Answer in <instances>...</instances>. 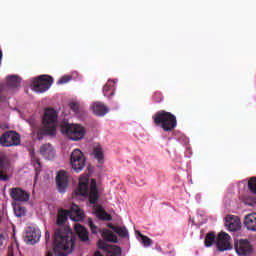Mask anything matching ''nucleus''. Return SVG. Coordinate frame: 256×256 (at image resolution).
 Masks as SVG:
<instances>
[{"mask_svg":"<svg viewBox=\"0 0 256 256\" xmlns=\"http://www.w3.org/2000/svg\"><path fill=\"white\" fill-rule=\"evenodd\" d=\"M54 254L56 256H67L75 249V237L70 228L60 227L54 232Z\"/></svg>","mask_w":256,"mask_h":256,"instance_id":"obj_1","label":"nucleus"},{"mask_svg":"<svg viewBox=\"0 0 256 256\" xmlns=\"http://www.w3.org/2000/svg\"><path fill=\"white\" fill-rule=\"evenodd\" d=\"M43 127L38 129L37 139L41 141L43 137H55L57 133V111L53 108H47L42 118Z\"/></svg>","mask_w":256,"mask_h":256,"instance_id":"obj_2","label":"nucleus"},{"mask_svg":"<svg viewBox=\"0 0 256 256\" xmlns=\"http://www.w3.org/2000/svg\"><path fill=\"white\" fill-rule=\"evenodd\" d=\"M75 195H81V197H88L90 205L97 204V201H99V189H97V180H91L89 190V178L81 177L79 179L78 187L75 190Z\"/></svg>","mask_w":256,"mask_h":256,"instance_id":"obj_3","label":"nucleus"},{"mask_svg":"<svg viewBox=\"0 0 256 256\" xmlns=\"http://www.w3.org/2000/svg\"><path fill=\"white\" fill-rule=\"evenodd\" d=\"M153 121L157 127H161L166 133L175 131L177 127V117L165 110H160L153 115Z\"/></svg>","mask_w":256,"mask_h":256,"instance_id":"obj_4","label":"nucleus"},{"mask_svg":"<svg viewBox=\"0 0 256 256\" xmlns=\"http://www.w3.org/2000/svg\"><path fill=\"white\" fill-rule=\"evenodd\" d=\"M61 133L66 135L71 141H81L85 137V128L81 125L70 124L64 121L60 125Z\"/></svg>","mask_w":256,"mask_h":256,"instance_id":"obj_5","label":"nucleus"},{"mask_svg":"<svg viewBox=\"0 0 256 256\" xmlns=\"http://www.w3.org/2000/svg\"><path fill=\"white\" fill-rule=\"evenodd\" d=\"M53 85V77L49 75H41L32 82V89L36 93H45Z\"/></svg>","mask_w":256,"mask_h":256,"instance_id":"obj_6","label":"nucleus"},{"mask_svg":"<svg viewBox=\"0 0 256 256\" xmlns=\"http://www.w3.org/2000/svg\"><path fill=\"white\" fill-rule=\"evenodd\" d=\"M85 154L79 149H74L70 155V165L76 173H81L82 169H85L86 163Z\"/></svg>","mask_w":256,"mask_h":256,"instance_id":"obj_7","label":"nucleus"},{"mask_svg":"<svg viewBox=\"0 0 256 256\" xmlns=\"http://www.w3.org/2000/svg\"><path fill=\"white\" fill-rule=\"evenodd\" d=\"M21 144V136L13 130H9L0 136V145L2 147H17Z\"/></svg>","mask_w":256,"mask_h":256,"instance_id":"obj_8","label":"nucleus"},{"mask_svg":"<svg viewBox=\"0 0 256 256\" xmlns=\"http://www.w3.org/2000/svg\"><path fill=\"white\" fill-rule=\"evenodd\" d=\"M231 246V236L226 232H220L216 237V249L220 252L229 251Z\"/></svg>","mask_w":256,"mask_h":256,"instance_id":"obj_9","label":"nucleus"},{"mask_svg":"<svg viewBox=\"0 0 256 256\" xmlns=\"http://www.w3.org/2000/svg\"><path fill=\"white\" fill-rule=\"evenodd\" d=\"M235 251L239 256H249L253 253V246L249 240H239L235 243Z\"/></svg>","mask_w":256,"mask_h":256,"instance_id":"obj_10","label":"nucleus"},{"mask_svg":"<svg viewBox=\"0 0 256 256\" xmlns=\"http://www.w3.org/2000/svg\"><path fill=\"white\" fill-rule=\"evenodd\" d=\"M97 247L104 251L106 256H121V247L117 245H109L103 240H98Z\"/></svg>","mask_w":256,"mask_h":256,"instance_id":"obj_11","label":"nucleus"},{"mask_svg":"<svg viewBox=\"0 0 256 256\" xmlns=\"http://www.w3.org/2000/svg\"><path fill=\"white\" fill-rule=\"evenodd\" d=\"M56 185L59 193H65L69 185V175L64 170H61L56 175Z\"/></svg>","mask_w":256,"mask_h":256,"instance_id":"obj_12","label":"nucleus"},{"mask_svg":"<svg viewBox=\"0 0 256 256\" xmlns=\"http://www.w3.org/2000/svg\"><path fill=\"white\" fill-rule=\"evenodd\" d=\"M10 197L14 199V201H19L20 203H25L29 201L31 195L29 192L17 187L12 188L10 192Z\"/></svg>","mask_w":256,"mask_h":256,"instance_id":"obj_13","label":"nucleus"},{"mask_svg":"<svg viewBox=\"0 0 256 256\" xmlns=\"http://www.w3.org/2000/svg\"><path fill=\"white\" fill-rule=\"evenodd\" d=\"M39 239H41V231L39 229L31 226L26 228V243H30V245H35V243H38Z\"/></svg>","mask_w":256,"mask_h":256,"instance_id":"obj_14","label":"nucleus"},{"mask_svg":"<svg viewBox=\"0 0 256 256\" xmlns=\"http://www.w3.org/2000/svg\"><path fill=\"white\" fill-rule=\"evenodd\" d=\"M9 166V159L0 157V181H9V175L6 174Z\"/></svg>","mask_w":256,"mask_h":256,"instance_id":"obj_15","label":"nucleus"},{"mask_svg":"<svg viewBox=\"0 0 256 256\" xmlns=\"http://www.w3.org/2000/svg\"><path fill=\"white\" fill-rule=\"evenodd\" d=\"M92 112L97 117H104V115H107L109 113V108L105 106V104L101 102H95L91 105Z\"/></svg>","mask_w":256,"mask_h":256,"instance_id":"obj_16","label":"nucleus"},{"mask_svg":"<svg viewBox=\"0 0 256 256\" xmlns=\"http://www.w3.org/2000/svg\"><path fill=\"white\" fill-rule=\"evenodd\" d=\"M68 211L70 213V219L72 221H83L85 214L77 205L73 204Z\"/></svg>","mask_w":256,"mask_h":256,"instance_id":"obj_17","label":"nucleus"},{"mask_svg":"<svg viewBox=\"0 0 256 256\" xmlns=\"http://www.w3.org/2000/svg\"><path fill=\"white\" fill-rule=\"evenodd\" d=\"M40 154L44 159L51 160L55 157V149L51 144H44L40 147Z\"/></svg>","mask_w":256,"mask_h":256,"instance_id":"obj_18","label":"nucleus"},{"mask_svg":"<svg viewBox=\"0 0 256 256\" xmlns=\"http://www.w3.org/2000/svg\"><path fill=\"white\" fill-rule=\"evenodd\" d=\"M226 227H228L229 231H239V229H241V221L239 218L231 216L226 218Z\"/></svg>","mask_w":256,"mask_h":256,"instance_id":"obj_19","label":"nucleus"},{"mask_svg":"<svg viewBox=\"0 0 256 256\" xmlns=\"http://www.w3.org/2000/svg\"><path fill=\"white\" fill-rule=\"evenodd\" d=\"M244 226L248 231H256V213H250L245 216Z\"/></svg>","mask_w":256,"mask_h":256,"instance_id":"obj_20","label":"nucleus"},{"mask_svg":"<svg viewBox=\"0 0 256 256\" xmlns=\"http://www.w3.org/2000/svg\"><path fill=\"white\" fill-rule=\"evenodd\" d=\"M74 229L80 239L83 243L89 241V231H87V228H85L81 224H75Z\"/></svg>","mask_w":256,"mask_h":256,"instance_id":"obj_21","label":"nucleus"},{"mask_svg":"<svg viewBox=\"0 0 256 256\" xmlns=\"http://www.w3.org/2000/svg\"><path fill=\"white\" fill-rule=\"evenodd\" d=\"M95 214L100 221H111L113 219V216L111 214L107 213L103 207L98 206L95 209Z\"/></svg>","mask_w":256,"mask_h":256,"instance_id":"obj_22","label":"nucleus"},{"mask_svg":"<svg viewBox=\"0 0 256 256\" xmlns=\"http://www.w3.org/2000/svg\"><path fill=\"white\" fill-rule=\"evenodd\" d=\"M115 81L109 80L103 87L104 97H113L115 95Z\"/></svg>","mask_w":256,"mask_h":256,"instance_id":"obj_23","label":"nucleus"},{"mask_svg":"<svg viewBox=\"0 0 256 256\" xmlns=\"http://www.w3.org/2000/svg\"><path fill=\"white\" fill-rule=\"evenodd\" d=\"M69 217L71 218L69 210L60 209L58 211L56 224L57 225H65V223H67V220L69 219Z\"/></svg>","mask_w":256,"mask_h":256,"instance_id":"obj_24","label":"nucleus"},{"mask_svg":"<svg viewBox=\"0 0 256 256\" xmlns=\"http://www.w3.org/2000/svg\"><path fill=\"white\" fill-rule=\"evenodd\" d=\"M30 158L31 163L35 168L36 175H39V173H41V160L35 156V149L33 148L30 149Z\"/></svg>","mask_w":256,"mask_h":256,"instance_id":"obj_25","label":"nucleus"},{"mask_svg":"<svg viewBox=\"0 0 256 256\" xmlns=\"http://www.w3.org/2000/svg\"><path fill=\"white\" fill-rule=\"evenodd\" d=\"M102 238L104 239V241H108L109 243H119L117 235H115L108 229L102 231Z\"/></svg>","mask_w":256,"mask_h":256,"instance_id":"obj_26","label":"nucleus"},{"mask_svg":"<svg viewBox=\"0 0 256 256\" xmlns=\"http://www.w3.org/2000/svg\"><path fill=\"white\" fill-rule=\"evenodd\" d=\"M7 84L9 87H12V89H15L21 85V78L18 76L12 75L7 77Z\"/></svg>","mask_w":256,"mask_h":256,"instance_id":"obj_27","label":"nucleus"},{"mask_svg":"<svg viewBox=\"0 0 256 256\" xmlns=\"http://www.w3.org/2000/svg\"><path fill=\"white\" fill-rule=\"evenodd\" d=\"M114 233L119 235L122 239H129V230L125 226H117L114 228Z\"/></svg>","mask_w":256,"mask_h":256,"instance_id":"obj_28","label":"nucleus"},{"mask_svg":"<svg viewBox=\"0 0 256 256\" xmlns=\"http://www.w3.org/2000/svg\"><path fill=\"white\" fill-rule=\"evenodd\" d=\"M215 243V232H209L204 240L205 247H211Z\"/></svg>","mask_w":256,"mask_h":256,"instance_id":"obj_29","label":"nucleus"},{"mask_svg":"<svg viewBox=\"0 0 256 256\" xmlns=\"http://www.w3.org/2000/svg\"><path fill=\"white\" fill-rule=\"evenodd\" d=\"M94 157L97 159L98 163H103V149L101 146L94 148Z\"/></svg>","mask_w":256,"mask_h":256,"instance_id":"obj_30","label":"nucleus"},{"mask_svg":"<svg viewBox=\"0 0 256 256\" xmlns=\"http://www.w3.org/2000/svg\"><path fill=\"white\" fill-rule=\"evenodd\" d=\"M25 213V207L21 206L20 204L14 206V215L17 217H25Z\"/></svg>","mask_w":256,"mask_h":256,"instance_id":"obj_31","label":"nucleus"},{"mask_svg":"<svg viewBox=\"0 0 256 256\" xmlns=\"http://www.w3.org/2000/svg\"><path fill=\"white\" fill-rule=\"evenodd\" d=\"M139 236L142 239V243H143L144 247H151V245L153 244V241H151V238L141 234L140 232H139Z\"/></svg>","mask_w":256,"mask_h":256,"instance_id":"obj_32","label":"nucleus"},{"mask_svg":"<svg viewBox=\"0 0 256 256\" xmlns=\"http://www.w3.org/2000/svg\"><path fill=\"white\" fill-rule=\"evenodd\" d=\"M152 99L155 103H161L163 101V94L157 91L153 94Z\"/></svg>","mask_w":256,"mask_h":256,"instance_id":"obj_33","label":"nucleus"},{"mask_svg":"<svg viewBox=\"0 0 256 256\" xmlns=\"http://www.w3.org/2000/svg\"><path fill=\"white\" fill-rule=\"evenodd\" d=\"M70 109L73 111L76 115H79V103L78 102H72L70 103Z\"/></svg>","mask_w":256,"mask_h":256,"instance_id":"obj_34","label":"nucleus"},{"mask_svg":"<svg viewBox=\"0 0 256 256\" xmlns=\"http://www.w3.org/2000/svg\"><path fill=\"white\" fill-rule=\"evenodd\" d=\"M71 80V76H63L58 80V85H65V83H69Z\"/></svg>","mask_w":256,"mask_h":256,"instance_id":"obj_35","label":"nucleus"},{"mask_svg":"<svg viewBox=\"0 0 256 256\" xmlns=\"http://www.w3.org/2000/svg\"><path fill=\"white\" fill-rule=\"evenodd\" d=\"M88 225H89L92 233L97 234V226L95 225V223H93V220L91 218L88 219Z\"/></svg>","mask_w":256,"mask_h":256,"instance_id":"obj_36","label":"nucleus"},{"mask_svg":"<svg viewBox=\"0 0 256 256\" xmlns=\"http://www.w3.org/2000/svg\"><path fill=\"white\" fill-rule=\"evenodd\" d=\"M50 239H51V234H49V232L46 231V233H45V240H46V243H49Z\"/></svg>","mask_w":256,"mask_h":256,"instance_id":"obj_37","label":"nucleus"},{"mask_svg":"<svg viewBox=\"0 0 256 256\" xmlns=\"http://www.w3.org/2000/svg\"><path fill=\"white\" fill-rule=\"evenodd\" d=\"M109 229H112V231H115L117 229V226H113V224H108Z\"/></svg>","mask_w":256,"mask_h":256,"instance_id":"obj_38","label":"nucleus"},{"mask_svg":"<svg viewBox=\"0 0 256 256\" xmlns=\"http://www.w3.org/2000/svg\"><path fill=\"white\" fill-rule=\"evenodd\" d=\"M93 256H104V255L101 254L99 251H96Z\"/></svg>","mask_w":256,"mask_h":256,"instance_id":"obj_39","label":"nucleus"},{"mask_svg":"<svg viewBox=\"0 0 256 256\" xmlns=\"http://www.w3.org/2000/svg\"><path fill=\"white\" fill-rule=\"evenodd\" d=\"M46 256H53L52 252H47Z\"/></svg>","mask_w":256,"mask_h":256,"instance_id":"obj_40","label":"nucleus"}]
</instances>
